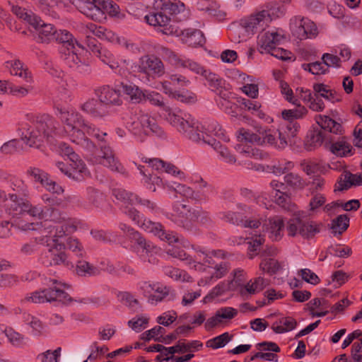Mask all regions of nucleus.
I'll use <instances>...</instances> for the list:
<instances>
[{
  "mask_svg": "<svg viewBox=\"0 0 362 362\" xmlns=\"http://www.w3.org/2000/svg\"><path fill=\"white\" fill-rule=\"evenodd\" d=\"M49 288L43 289L40 291H35L30 294V296H26L23 298L21 302H33L34 303H44L46 302L50 303L49 299Z\"/></svg>",
  "mask_w": 362,
  "mask_h": 362,
  "instance_id": "ea45409f",
  "label": "nucleus"
},
{
  "mask_svg": "<svg viewBox=\"0 0 362 362\" xmlns=\"http://www.w3.org/2000/svg\"><path fill=\"white\" fill-rule=\"evenodd\" d=\"M38 30V37L42 43H48L54 40L57 30L52 24L41 23L37 29Z\"/></svg>",
  "mask_w": 362,
  "mask_h": 362,
  "instance_id": "7c9ffc66",
  "label": "nucleus"
},
{
  "mask_svg": "<svg viewBox=\"0 0 362 362\" xmlns=\"http://www.w3.org/2000/svg\"><path fill=\"white\" fill-rule=\"evenodd\" d=\"M138 120L145 134H148L151 132L158 136H161L163 135V130L158 125L153 117H151L148 115L143 114L140 115Z\"/></svg>",
  "mask_w": 362,
  "mask_h": 362,
  "instance_id": "a211bd4d",
  "label": "nucleus"
},
{
  "mask_svg": "<svg viewBox=\"0 0 362 362\" xmlns=\"http://www.w3.org/2000/svg\"><path fill=\"white\" fill-rule=\"evenodd\" d=\"M317 127H313L307 136L305 146L308 151H312L322 144L325 147L327 144L333 141L334 134H340L342 127L329 116L319 115L317 117Z\"/></svg>",
  "mask_w": 362,
  "mask_h": 362,
  "instance_id": "f03ea898",
  "label": "nucleus"
},
{
  "mask_svg": "<svg viewBox=\"0 0 362 362\" xmlns=\"http://www.w3.org/2000/svg\"><path fill=\"white\" fill-rule=\"evenodd\" d=\"M297 20H299L300 23L298 26L297 33L298 37L300 39L308 38L313 36H315L317 33V27L315 24L308 18L296 17L295 21L297 24Z\"/></svg>",
  "mask_w": 362,
  "mask_h": 362,
  "instance_id": "dca6fc26",
  "label": "nucleus"
},
{
  "mask_svg": "<svg viewBox=\"0 0 362 362\" xmlns=\"http://www.w3.org/2000/svg\"><path fill=\"white\" fill-rule=\"evenodd\" d=\"M76 230V226L74 224V222L73 221L62 223L60 228L56 229V233L53 237L52 241L56 239H58L59 240L60 238H62L64 235H66L69 233H72Z\"/></svg>",
  "mask_w": 362,
  "mask_h": 362,
  "instance_id": "603ef678",
  "label": "nucleus"
},
{
  "mask_svg": "<svg viewBox=\"0 0 362 362\" xmlns=\"http://www.w3.org/2000/svg\"><path fill=\"white\" fill-rule=\"evenodd\" d=\"M308 110L305 107H300L295 110H284L281 115L284 119L287 120L289 123H296L294 122L296 119L301 118L306 115Z\"/></svg>",
  "mask_w": 362,
  "mask_h": 362,
  "instance_id": "a18cd8bd",
  "label": "nucleus"
},
{
  "mask_svg": "<svg viewBox=\"0 0 362 362\" xmlns=\"http://www.w3.org/2000/svg\"><path fill=\"white\" fill-rule=\"evenodd\" d=\"M54 40L63 45L68 51H71L73 54H76V45L80 48L83 47L76 41L71 33L66 30L57 31Z\"/></svg>",
  "mask_w": 362,
  "mask_h": 362,
  "instance_id": "2eb2a0df",
  "label": "nucleus"
},
{
  "mask_svg": "<svg viewBox=\"0 0 362 362\" xmlns=\"http://www.w3.org/2000/svg\"><path fill=\"white\" fill-rule=\"evenodd\" d=\"M216 313L217 316H218L221 320L222 319L231 320L237 315L238 310L230 307H224L218 309Z\"/></svg>",
  "mask_w": 362,
  "mask_h": 362,
  "instance_id": "e2e57ef3",
  "label": "nucleus"
},
{
  "mask_svg": "<svg viewBox=\"0 0 362 362\" xmlns=\"http://www.w3.org/2000/svg\"><path fill=\"white\" fill-rule=\"evenodd\" d=\"M187 209L189 208L186 204L177 202L173 206L172 216L180 218L179 220H185V216H188Z\"/></svg>",
  "mask_w": 362,
  "mask_h": 362,
  "instance_id": "052dcab7",
  "label": "nucleus"
},
{
  "mask_svg": "<svg viewBox=\"0 0 362 362\" xmlns=\"http://www.w3.org/2000/svg\"><path fill=\"white\" fill-rule=\"evenodd\" d=\"M169 189L175 191L176 193L181 194L187 198L198 199L199 194L195 192L191 187L185 185L173 182V185H168Z\"/></svg>",
  "mask_w": 362,
  "mask_h": 362,
  "instance_id": "4c0bfd02",
  "label": "nucleus"
},
{
  "mask_svg": "<svg viewBox=\"0 0 362 362\" xmlns=\"http://www.w3.org/2000/svg\"><path fill=\"white\" fill-rule=\"evenodd\" d=\"M83 111L93 115V117H103V105L99 99L90 98L81 105Z\"/></svg>",
  "mask_w": 362,
  "mask_h": 362,
  "instance_id": "c85d7f7f",
  "label": "nucleus"
},
{
  "mask_svg": "<svg viewBox=\"0 0 362 362\" xmlns=\"http://www.w3.org/2000/svg\"><path fill=\"white\" fill-rule=\"evenodd\" d=\"M164 117L173 126L177 127L179 132L185 130V125L187 124L189 120L184 119L182 117L175 115L169 107H164Z\"/></svg>",
  "mask_w": 362,
  "mask_h": 362,
  "instance_id": "2f4dec72",
  "label": "nucleus"
},
{
  "mask_svg": "<svg viewBox=\"0 0 362 362\" xmlns=\"http://www.w3.org/2000/svg\"><path fill=\"white\" fill-rule=\"evenodd\" d=\"M10 201L8 204V210L9 214L13 216H18L26 213L28 207V201L22 197H19L17 194H10Z\"/></svg>",
  "mask_w": 362,
  "mask_h": 362,
  "instance_id": "f3484780",
  "label": "nucleus"
},
{
  "mask_svg": "<svg viewBox=\"0 0 362 362\" xmlns=\"http://www.w3.org/2000/svg\"><path fill=\"white\" fill-rule=\"evenodd\" d=\"M142 228L148 233H152L163 238L165 235L163 226L158 222H154L149 219H145L142 223Z\"/></svg>",
  "mask_w": 362,
  "mask_h": 362,
  "instance_id": "c03bdc74",
  "label": "nucleus"
},
{
  "mask_svg": "<svg viewBox=\"0 0 362 362\" xmlns=\"http://www.w3.org/2000/svg\"><path fill=\"white\" fill-rule=\"evenodd\" d=\"M203 346L202 343L199 341H192L188 344H185L179 341L175 346L168 348V353L174 354L175 353H184L186 351H191L192 349H197Z\"/></svg>",
  "mask_w": 362,
  "mask_h": 362,
  "instance_id": "72a5a7b5",
  "label": "nucleus"
},
{
  "mask_svg": "<svg viewBox=\"0 0 362 362\" xmlns=\"http://www.w3.org/2000/svg\"><path fill=\"white\" fill-rule=\"evenodd\" d=\"M95 95L103 106L120 105L122 103L119 90L111 88L110 86H103L95 90Z\"/></svg>",
  "mask_w": 362,
  "mask_h": 362,
  "instance_id": "9b49d317",
  "label": "nucleus"
},
{
  "mask_svg": "<svg viewBox=\"0 0 362 362\" xmlns=\"http://www.w3.org/2000/svg\"><path fill=\"white\" fill-rule=\"evenodd\" d=\"M165 333V329L163 327L160 326H157L150 330L144 332L141 335V339H144L147 341L151 340V339H153L155 340V338H156L157 336H158L159 334H163Z\"/></svg>",
  "mask_w": 362,
  "mask_h": 362,
  "instance_id": "680f3d73",
  "label": "nucleus"
},
{
  "mask_svg": "<svg viewBox=\"0 0 362 362\" xmlns=\"http://www.w3.org/2000/svg\"><path fill=\"white\" fill-rule=\"evenodd\" d=\"M147 23L153 26L166 27L170 18L163 12L151 13L145 17Z\"/></svg>",
  "mask_w": 362,
  "mask_h": 362,
  "instance_id": "c9c22d12",
  "label": "nucleus"
},
{
  "mask_svg": "<svg viewBox=\"0 0 362 362\" xmlns=\"http://www.w3.org/2000/svg\"><path fill=\"white\" fill-rule=\"evenodd\" d=\"M139 71L147 74L160 76L165 74V67L161 59L156 56L144 55L139 59Z\"/></svg>",
  "mask_w": 362,
  "mask_h": 362,
  "instance_id": "9d476101",
  "label": "nucleus"
},
{
  "mask_svg": "<svg viewBox=\"0 0 362 362\" xmlns=\"http://www.w3.org/2000/svg\"><path fill=\"white\" fill-rule=\"evenodd\" d=\"M47 206L48 205L42 206L41 204L33 206L28 202V207L27 209L26 214L33 217L45 219L47 216L46 215L48 214L47 210Z\"/></svg>",
  "mask_w": 362,
  "mask_h": 362,
  "instance_id": "3c124183",
  "label": "nucleus"
},
{
  "mask_svg": "<svg viewBox=\"0 0 362 362\" xmlns=\"http://www.w3.org/2000/svg\"><path fill=\"white\" fill-rule=\"evenodd\" d=\"M259 268L263 272L274 274L280 270L281 265L277 260L270 258L262 260L259 264Z\"/></svg>",
  "mask_w": 362,
  "mask_h": 362,
  "instance_id": "8fccbe9b",
  "label": "nucleus"
},
{
  "mask_svg": "<svg viewBox=\"0 0 362 362\" xmlns=\"http://www.w3.org/2000/svg\"><path fill=\"white\" fill-rule=\"evenodd\" d=\"M208 144L214 147V149L217 150L221 156L224 158L227 162L234 163L236 161L235 158L233 156L229 151L223 147L219 141H216L214 139H211L209 141H205Z\"/></svg>",
  "mask_w": 362,
  "mask_h": 362,
  "instance_id": "49530a36",
  "label": "nucleus"
},
{
  "mask_svg": "<svg viewBox=\"0 0 362 362\" xmlns=\"http://www.w3.org/2000/svg\"><path fill=\"white\" fill-rule=\"evenodd\" d=\"M284 36L277 32H267L259 39V50L261 53H268L277 59L286 61L291 59V52L277 45L280 44Z\"/></svg>",
  "mask_w": 362,
  "mask_h": 362,
  "instance_id": "423d86ee",
  "label": "nucleus"
},
{
  "mask_svg": "<svg viewBox=\"0 0 362 362\" xmlns=\"http://www.w3.org/2000/svg\"><path fill=\"white\" fill-rule=\"evenodd\" d=\"M322 59L323 61L324 64L328 67L331 66H334L337 67L340 66L341 59L337 55L325 53L322 55Z\"/></svg>",
  "mask_w": 362,
  "mask_h": 362,
  "instance_id": "774afa93",
  "label": "nucleus"
},
{
  "mask_svg": "<svg viewBox=\"0 0 362 362\" xmlns=\"http://www.w3.org/2000/svg\"><path fill=\"white\" fill-rule=\"evenodd\" d=\"M101 158L100 163L113 171H119L120 164L115 160L112 151L108 146H101Z\"/></svg>",
  "mask_w": 362,
  "mask_h": 362,
  "instance_id": "5701e85b",
  "label": "nucleus"
},
{
  "mask_svg": "<svg viewBox=\"0 0 362 362\" xmlns=\"http://www.w3.org/2000/svg\"><path fill=\"white\" fill-rule=\"evenodd\" d=\"M238 138L241 142L256 143L257 144L261 143V136L259 133H258V134L252 133L244 128H240L238 130Z\"/></svg>",
  "mask_w": 362,
  "mask_h": 362,
  "instance_id": "de8ad7c7",
  "label": "nucleus"
},
{
  "mask_svg": "<svg viewBox=\"0 0 362 362\" xmlns=\"http://www.w3.org/2000/svg\"><path fill=\"white\" fill-rule=\"evenodd\" d=\"M299 276L305 282L316 285L320 283V279L318 276L309 269H302L298 272Z\"/></svg>",
  "mask_w": 362,
  "mask_h": 362,
  "instance_id": "6e6d98bb",
  "label": "nucleus"
},
{
  "mask_svg": "<svg viewBox=\"0 0 362 362\" xmlns=\"http://www.w3.org/2000/svg\"><path fill=\"white\" fill-rule=\"evenodd\" d=\"M152 290L155 291V293L152 294L148 298V301L153 303L154 301L160 302L162 301L166 296L170 295L171 299H173L175 296V293L173 290H171L169 287L164 286L163 285H149Z\"/></svg>",
  "mask_w": 362,
  "mask_h": 362,
  "instance_id": "a878e982",
  "label": "nucleus"
},
{
  "mask_svg": "<svg viewBox=\"0 0 362 362\" xmlns=\"http://www.w3.org/2000/svg\"><path fill=\"white\" fill-rule=\"evenodd\" d=\"M285 183L293 189H302L304 187V182L302 178L293 173L286 174L284 176Z\"/></svg>",
  "mask_w": 362,
  "mask_h": 362,
  "instance_id": "5fc2aeb1",
  "label": "nucleus"
},
{
  "mask_svg": "<svg viewBox=\"0 0 362 362\" xmlns=\"http://www.w3.org/2000/svg\"><path fill=\"white\" fill-rule=\"evenodd\" d=\"M274 202L282 208L288 209L291 204V198L285 192L280 194L276 192L274 196Z\"/></svg>",
  "mask_w": 362,
  "mask_h": 362,
  "instance_id": "0e129e2a",
  "label": "nucleus"
},
{
  "mask_svg": "<svg viewBox=\"0 0 362 362\" xmlns=\"http://www.w3.org/2000/svg\"><path fill=\"white\" fill-rule=\"evenodd\" d=\"M64 244L66 245V251L69 250L71 253L72 259L74 257H81L83 256V248L77 239L69 238L66 239Z\"/></svg>",
  "mask_w": 362,
  "mask_h": 362,
  "instance_id": "79ce46f5",
  "label": "nucleus"
},
{
  "mask_svg": "<svg viewBox=\"0 0 362 362\" xmlns=\"http://www.w3.org/2000/svg\"><path fill=\"white\" fill-rule=\"evenodd\" d=\"M123 91L129 96V98L134 103H139L146 99V93L139 88L138 86L132 83L127 84L122 83Z\"/></svg>",
  "mask_w": 362,
  "mask_h": 362,
  "instance_id": "393cba45",
  "label": "nucleus"
},
{
  "mask_svg": "<svg viewBox=\"0 0 362 362\" xmlns=\"http://www.w3.org/2000/svg\"><path fill=\"white\" fill-rule=\"evenodd\" d=\"M286 231L290 237L300 235L303 239L310 240L320 233V224L308 218L293 217L287 221Z\"/></svg>",
  "mask_w": 362,
  "mask_h": 362,
  "instance_id": "39448f33",
  "label": "nucleus"
},
{
  "mask_svg": "<svg viewBox=\"0 0 362 362\" xmlns=\"http://www.w3.org/2000/svg\"><path fill=\"white\" fill-rule=\"evenodd\" d=\"M61 149L62 153L69 157L71 168L78 169V171H76L77 175H74L76 181L81 182L86 178L90 177V173L86 165L71 147L64 144L62 145Z\"/></svg>",
  "mask_w": 362,
  "mask_h": 362,
  "instance_id": "1a4fd4ad",
  "label": "nucleus"
},
{
  "mask_svg": "<svg viewBox=\"0 0 362 362\" xmlns=\"http://www.w3.org/2000/svg\"><path fill=\"white\" fill-rule=\"evenodd\" d=\"M53 246L48 250L45 262L47 266L65 265L72 264V257L70 252H66L64 243L58 239L53 240Z\"/></svg>",
  "mask_w": 362,
  "mask_h": 362,
  "instance_id": "0eeeda50",
  "label": "nucleus"
},
{
  "mask_svg": "<svg viewBox=\"0 0 362 362\" xmlns=\"http://www.w3.org/2000/svg\"><path fill=\"white\" fill-rule=\"evenodd\" d=\"M338 190H346L351 186L361 185L362 184V175L352 174L349 171H344L338 181Z\"/></svg>",
  "mask_w": 362,
  "mask_h": 362,
  "instance_id": "6ab92c4d",
  "label": "nucleus"
},
{
  "mask_svg": "<svg viewBox=\"0 0 362 362\" xmlns=\"http://www.w3.org/2000/svg\"><path fill=\"white\" fill-rule=\"evenodd\" d=\"M269 230L274 240H279L283 236L285 225L283 218L276 216L269 219Z\"/></svg>",
  "mask_w": 362,
  "mask_h": 362,
  "instance_id": "b1692460",
  "label": "nucleus"
},
{
  "mask_svg": "<svg viewBox=\"0 0 362 362\" xmlns=\"http://www.w3.org/2000/svg\"><path fill=\"white\" fill-rule=\"evenodd\" d=\"M113 194L117 199L121 201L124 204L127 205V208L129 205H134L136 203L141 205H146L151 209H153L155 205L151 201L148 199H142L137 195L134 194L132 192H129L123 189H116L113 190Z\"/></svg>",
  "mask_w": 362,
  "mask_h": 362,
  "instance_id": "f8f14e48",
  "label": "nucleus"
},
{
  "mask_svg": "<svg viewBox=\"0 0 362 362\" xmlns=\"http://www.w3.org/2000/svg\"><path fill=\"white\" fill-rule=\"evenodd\" d=\"M162 9L170 15L180 13L185 10V4L182 2L173 3L170 1L163 4Z\"/></svg>",
  "mask_w": 362,
  "mask_h": 362,
  "instance_id": "4d7b16f0",
  "label": "nucleus"
},
{
  "mask_svg": "<svg viewBox=\"0 0 362 362\" xmlns=\"http://www.w3.org/2000/svg\"><path fill=\"white\" fill-rule=\"evenodd\" d=\"M203 210L199 208L197 209H187L188 216L185 218V220H177L178 224L182 226L183 228L188 231L192 230L194 228V224L192 221H195L199 218V216L202 214Z\"/></svg>",
  "mask_w": 362,
  "mask_h": 362,
  "instance_id": "473e14b6",
  "label": "nucleus"
},
{
  "mask_svg": "<svg viewBox=\"0 0 362 362\" xmlns=\"http://www.w3.org/2000/svg\"><path fill=\"white\" fill-rule=\"evenodd\" d=\"M183 35H185L186 37V43L189 46L195 47L197 45H202L205 41L202 32L198 29H186Z\"/></svg>",
  "mask_w": 362,
  "mask_h": 362,
  "instance_id": "c756f323",
  "label": "nucleus"
},
{
  "mask_svg": "<svg viewBox=\"0 0 362 362\" xmlns=\"http://www.w3.org/2000/svg\"><path fill=\"white\" fill-rule=\"evenodd\" d=\"M313 90L318 98H324L332 103L341 100V96L335 90L327 89V86L324 83H315Z\"/></svg>",
  "mask_w": 362,
  "mask_h": 362,
  "instance_id": "aec40b11",
  "label": "nucleus"
},
{
  "mask_svg": "<svg viewBox=\"0 0 362 362\" xmlns=\"http://www.w3.org/2000/svg\"><path fill=\"white\" fill-rule=\"evenodd\" d=\"M95 3L99 6L103 16L108 14L111 17H119L120 13L119 6L111 0H98Z\"/></svg>",
  "mask_w": 362,
  "mask_h": 362,
  "instance_id": "cd10ccee",
  "label": "nucleus"
},
{
  "mask_svg": "<svg viewBox=\"0 0 362 362\" xmlns=\"http://www.w3.org/2000/svg\"><path fill=\"white\" fill-rule=\"evenodd\" d=\"M57 122L48 115L36 117L33 125L18 129L21 137L30 147L39 148L45 139L52 136L57 130Z\"/></svg>",
  "mask_w": 362,
  "mask_h": 362,
  "instance_id": "f257e3e1",
  "label": "nucleus"
},
{
  "mask_svg": "<svg viewBox=\"0 0 362 362\" xmlns=\"http://www.w3.org/2000/svg\"><path fill=\"white\" fill-rule=\"evenodd\" d=\"M232 335H230L228 332H225L218 337H214L212 339L209 340L206 342V346L212 349H218L223 347L226 344L230 341Z\"/></svg>",
  "mask_w": 362,
  "mask_h": 362,
  "instance_id": "09e8293b",
  "label": "nucleus"
},
{
  "mask_svg": "<svg viewBox=\"0 0 362 362\" xmlns=\"http://www.w3.org/2000/svg\"><path fill=\"white\" fill-rule=\"evenodd\" d=\"M76 272L81 276H93L98 274L99 270L86 261L78 260L76 264Z\"/></svg>",
  "mask_w": 362,
  "mask_h": 362,
  "instance_id": "37998d69",
  "label": "nucleus"
},
{
  "mask_svg": "<svg viewBox=\"0 0 362 362\" xmlns=\"http://www.w3.org/2000/svg\"><path fill=\"white\" fill-rule=\"evenodd\" d=\"M196 124L197 123L194 122L193 119L189 121L187 124L185 125V130H182L181 132L185 134L186 136H187L192 141H199L202 139L204 142L206 143L205 141H207L206 137H209V136L206 135L204 136V134L200 132L198 129V126ZM211 139V138L208 139V141H209Z\"/></svg>",
  "mask_w": 362,
  "mask_h": 362,
  "instance_id": "bb28decb",
  "label": "nucleus"
},
{
  "mask_svg": "<svg viewBox=\"0 0 362 362\" xmlns=\"http://www.w3.org/2000/svg\"><path fill=\"white\" fill-rule=\"evenodd\" d=\"M28 173L33 176L35 180L40 182L42 185H47V174L39 168H31L28 170Z\"/></svg>",
  "mask_w": 362,
  "mask_h": 362,
  "instance_id": "338daca9",
  "label": "nucleus"
},
{
  "mask_svg": "<svg viewBox=\"0 0 362 362\" xmlns=\"http://www.w3.org/2000/svg\"><path fill=\"white\" fill-rule=\"evenodd\" d=\"M267 285H269V281L259 276L255 278L254 281L250 280L245 286V288L248 293L255 294L262 291Z\"/></svg>",
  "mask_w": 362,
  "mask_h": 362,
  "instance_id": "58836bf2",
  "label": "nucleus"
},
{
  "mask_svg": "<svg viewBox=\"0 0 362 362\" xmlns=\"http://www.w3.org/2000/svg\"><path fill=\"white\" fill-rule=\"evenodd\" d=\"M95 1H98V0H85L83 7V13L93 20L99 21L103 18V15Z\"/></svg>",
  "mask_w": 362,
  "mask_h": 362,
  "instance_id": "f704fd0d",
  "label": "nucleus"
},
{
  "mask_svg": "<svg viewBox=\"0 0 362 362\" xmlns=\"http://www.w3.org/2000/svg\"><path fill=\"white\" fill-rule=\"evenodd\" d=\"M165 52L169 62L173 66L187 68L197 74H202L204 75L213 90H219L223 88V81L216 74L207 73L206 71H204L203 68L196 62L182 57L173 51L165 49Z\"/></svg>",
  "mask_w": 362,
  "mask_h": 362,
  "instance_id": "20e7f679",
  "label": "nucleus"
},
{
  "mask_svg": "<svg viewBox=\"0 0 362 362\" xmlns=\"http://www.w3.org/2000/svg\"><path fill=\"white\" fill-rule=\"evenodd\" d=\"M349 226V218L346 214H342L332 220L331 229L334 233L338 232L339 234H341L348 228Z\"/></svg>",
  "mask_w": 362,
  "mask_h": 362,
  "instance_id": "a19ab883",
  "label": "nucleus"
},
{
  "mask_svg": "<svg viewBox=\"0 0 362 362\" xmlns=\"http://www.w3.org/2000/svg\"><path fill=\"white\" fill-rule=\"evenodd\" d=\"M326 148H329L333 154L339 157H344L349 154H351V151L353 149L351 146L344 139L335 141L334 136L333 141L327 144Z\"/></svg>",
  "mask_w": 362,
  "mask_h": 362,
  "instance_id": "4be33fe9",
  "label": "nucleus"
},
{
  "mask_svg": "<svg viewBox=\"0 0 362 362\" xmlns=\"http://www.w3.org/2000/svg\"><path fill=\"white\" fill-rule=\"evenodd\" d=\"M270 19L267 11L262 10L240 20V25L248 34H255L264 30L266 23Z\"/></svg>",
  "mask_w": 362,
  "mask_h": 362,
  "instance_id": "6e6552de",
  "label": "nucleus"
},
{
  "mask_svg": "<svg viewBox=\"0 0 362 362\" xmlns=\"http://www.w3.org/2000/svg\"><path fill=\"white\" fill-rule=\"evenodd\" d=\"M4 333L9 341L14 345H19L23 342V337L22 335L16 332L12 328H8L4 330Z\"/></svg>",
  "mask_w": 362,
  "mask_h": 362,
  "instance_id": "69168bd1",
  "label": "nucleus"
},
{
  "mask_svg": "<svg viewBox=\"0 0 362 362\" xmlns=\"http://www.w3.org/2000/svg\"><path fill=\"white\" fill-rule=\"evenodd\" d=\"M7 66L10 65V73L12 75L21 78L26 82L32 81L31 74L27 68H25L23 64L18 59L7 62Z\"/></svg>",
  "mask_w": 362,
  "mask_h": 362,
  "instance_id": "412c9836",
  "label": "nucleus"
},
{
  "mask_svg": "<svg viewBox=\"0 0 362 362\" xmlns=\"http://www.w3.org/2000/svg\"><path fill=\"white\" fill-rule=\"evenodd\" d=\"M300 93V98L305 102L309 103V108L315 112H322L325 107L321 98H318L315 92L313 94L308 89L298 88L296 92Z\"/></svg>",
  "mask_w": 362,
  "mask_h": 362,
  "instance_id": "4468645a",
  "label": "nucleus"
},
{
  "mask_svg": "<svg viewBox=\"0 0 362 362\" xmlns=\"http://www.w3.org/2000/svg\"><path fill=\"white\" fill-rule=\"evenodd\" d=\"M48 296L50 303L59 301L66 304L74 300L67 293L57 286L49 288V295Z\"/></svg>",
  "mask_w": 362,
  "mask_h": 362,
  "instance_id": "e433bc0d",
  "label": "nucleus"
},
{
  "mask_svg": "<svg viewBox=\"0 0 362 362\" xmlns=\"http://www.w3.org/2000/svg\"><path fill=\"white\" fill-rule=\"evenodd\" d=\"M170 97L175 98L182 103H194L197 101V96L193 93H180L177 91H171L167 92Z\"/></svg>",
  "mask_w": 362,
  "mask_h": 362,
  "instance_id": "864d4df0",
  "label": "nucleus"
},
{
  "mask_svg": "<svg viewBox=\"0 0 362 362\" xmlns=\"http://www.w3.org/2000/svg\"><path fill=\"white\" fill-rule=\"evenodd\" d=\"M225 291L226 288L223 284L216 286L211 292L204 298L203 303L206 304L211 302L215 298L223 294Z\"/></svg>",
  "mask_w": 362,
  "mask_h": 362,
  "instance_id": "13d9d810",
  "label": "nucleus"
},
{
  "mask_svg": "<svg viewBox=\"0 0 362 362\" xmlns=\"http://www.w3.org/2000/svg\"><path fill=\"white\" fill-rule=\"evenodd\" d=\"M257 132L259 133L261 136V143L259 144L262 145L264 143H267L276 147V138L275 135L271 133V130H264L259 128Z\"/></svg>",
  "mask_w": 362,
  "mask_h": 362,
  "instance_id": "bf43d9fd",
  "label": "nucleus"
},
{
  "mask_svg": "<svg viewBox=\"0 0 362 362\" xmlns=\"http://www.w3.org/2000/svg\"><path fill=\"white\" fill-rule=\"evenodd\" d=\"M62 119L64 123L66 132L74 142L78 144L86 143L87 146L94 147V145L86 136V134H90L91 129L84 122L79 115L74 112H64Z\"/></svg>",
  "mask_w": 362,
  "mask_h": 362,
  "instance_id": "7ed1b4c3",
  "label": "nucleus"
},
{
  "mask_svg": "<svg viewBox=\"0 0 362 362\" xmlns=\"http://www.w3.org/2000/svg\"><path fill=\"white\" fill-rule=\"evenodd\" d=\"M42 199L45 203L48 204L47 208L48 214L46 215V218H45V220L49 223L52 221L60 224L72 221L65 213H62L52 207L56 202V197L54 195L49 197H46L45 195Z\"/></svg>",
  "mask_w": 362,
  "mask_h": 362,
  "instance_id": "ddd939ff",
  "label": "nucleus"
}]
</instances>
